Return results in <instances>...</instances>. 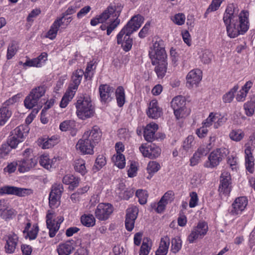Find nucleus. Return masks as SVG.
I'll use <instances>...</instances> for the list:
<instances>
[{
  "label": "nucleus",
  "instance_id": "34",
  "mask_svg": "<svg viewBox=\"0 0 255 255\" xmlns=\"http://www.w3.org/2000/svg\"><path fill=\"white\" fill-rule=\"evenodd\" d=\"M24 104L26 108L31 109L38 106V105H42V103H41L40 101H38L29 93L26 97L24 101Z\"/></svg>",
  "mask_w": 255,
  "mask_h": 255
},
{
  "label": "nucleus",
  "instance_id": "38",
  "mask_svg": "<svg viewBox=\"0 0 255 255\" xmlns=\"http://www.w3.org/2000/svg\"><path fill=\"white\" fill-rule=\"evenodd\" d=\"M30 226V223H28L23 231V233H27L26 238L28 237L30 240H34L37 237L38 232V227L37 225H33L31 230L28 231Z\"/></svg>",
  "mask_w": 255,
  "mask_h": 255
},
{
  "label": "nucleus",
  "instance_id": "63",
  "mask_svg": "<svg viewBox=\"0 0 255 255\" xmlns=\"http://www.w3.org/2000/svg\"><path fill=\"white\" fill-rule=\"evenodd\" d=\"M216 119V115H215V114L213 113H210L209 117L203 123V126H204L206 128L209 127L213 124V123L215 122Z\"/></svg>",
  "mask_w": 255,
  "mask_h": 255
},
{
  "label": "nucleus",
  "instance_id": "20",
  "mask_svg": "<svg viewBox=\"0 0 255 255\" xmlns=\"http://www.w3.org/2000/svg\"><path fill=\"white\" fill-rule=\"evenodd\" d=\"M139 149L143 156L151 159L158 157L161 153L160 148L155 144H150L148 146L142 144Z\"/></svg>",
  "mask_w": 255,
  "mask_h": 255
},
{
  "label": "nucleus",
  "instance_id": "24",
  "mask_svg": "<svg viewBox=\"0 0 255 255\" xmlns=\"http://www.w3.org/2000/svg\"><path fill=\"white\" fill-rule=\"evenodd\" d=\"M101 101L106 103L110 102L114 93V89L107 84L101 85L99 87Z\"/></svg>",
  "mask_w": 255,
  "mask_h": 255
},
{
  "label": "nucleus",
  "instance_id": "4",
  "mask_svg": "<svg viewBox=\"0 0 255 255\" xmlns=\"http://www.w3.org/2000/svg\"><path fill=\"white\" fill-rule=\"evenodd\" d=\"M75 106L76 115L81 120L90 118L94 115L95 108L92 104L91 98L88 96L79 97Z\"/></svg>",
  "mask_w": 255,
  "mask_h": 255
},
{
  "label": "nucleus",
  "instance_id": "17",
  "mask_svg": "<svg viewBox=\"0 0 255 255\" xmlns=\"http://www.w3.org/2000/svg\"><path fill=\"white\" fill-rule=\"evenodd\" d=\"M202 71L199 69L191 70L186 77V86L188 88H192L194 86H197L202 79Z\"/></svg>",
  "mask_w": 255,
  "mask_h": 255
},
{
  "label": "nucleus",
  "instance_id": "1",
  "mask_svg": "<svg viewBox=\"0 0 255 255\" xmlns=\"http://www.w3.org/2000/svg\"><path fill=\"white\" fill-rule=\"evenodd\" d=\"M233 7L232 5L228 6L223 16L227 34L231 38H235L239 34L244 33L249 27V12L243 11L238 17L234 14Z\"/></svg>",
  "mask_w": 255,
  "mask_h": 255
},
{
  "label": "nucleus",
  "instance_id": "12",
  "mask_svg": "<svg viewBox=\"0 0 255 255\" xmlns=\"http://www.w3.org/2000/svg\"><path fill=\"white\" fill-rule=\"evenodd\" d=\"M208 226L205 222H199L197 225L194 227L187 240L190 243H193L198 239L203 238L207 234Z\"/></svg>",
  "mask_w": 255,
  "mask_h": 255
},
{
  "label": "nucleus",
  "instance_id": "40",
  "mask_svg": "<svg viewBox=\"0 0 255 255\" xmlns=\"http://www.w3.org/2000/svg\"><path fill=\"white\" fill-rule=\"evenodd\" d=\"M115 94L118 105L119 107H122L125 103V93L123 87L122 86L118 87Z\"/></svg>",
  "mask_w": 255,
  "mask_h": 255
},
{
  "label": "nucleus",
  "instance_id": "36",
  "mask_svg": "<svg viewBox=\"0 0 255 255\" xmlns=\"http://www.w3.org/2000/svg\"><path fill=\"white\" fill-rule=\"evenodd\" d=\"M39 143L43 149H48L55 145L57 143V140L55 137L43 138L40 139Z\"/></svg>",
  "mask_w": 255,
  "mask_h": 255
},
{
  "label": "nucleus",
  "instance_id": "8",
  "mask_svg": "<svg viewBox=\"0 0 255 255\" xmlns=\"http://www.w3.org/2000/svg\"><path fill=\"white\" fill-rule=\"evenodd\" d=\"M185 99L181 96H176L171 101V106L177 119L184 118L189 115V112L185 107Z\"/></svg>",
  "mask_w": 255,
  "mask_h": 255
},
{
  "label": "nucleus",
  "instance_id": "45",
  "mask_svg": "<svg viewBox=\"0 0 255 255\" xmlns=\"http://www.w3.org/2000/svg\"><path fill=\"white\" fill-rule=\"evenodd\" d=\"M244 136L245 133L242 129H233L229 134L230 138L237 142L241 141Z\"/></svg>",
  "mask_w": 255,
  "mask_h": 255
},
{
  "label": "nucleus",
  "instance_id": "7",
  "mask_svg": "<svg viewBox=\"0 0 255 255\" xmlns=\"http://www.w3.org/2000/svg\"><path fill=\"white\" fill-rule=\"evenodd\" d=\"M29 130L27 125H20L11 131L8 139V143L10 147L15 148L19 143L22 142Z\"/></svg>",
  "mask_w": 255,
  "mask_h": 255
},
{
  "label": "nucleus",
  "instance_id": "58",
  "mask_svg": "<svg viewBox=\"0 0 255 255\" xmlns=\"http://www.w3.org/2000/svg\"><path fill=\"white\" fill-rule=\"evenodd\" d=\"M87 191V187H85L83 189H79L77 192L72 194L70 196V199L72 202L74 203L78 202L80 199V195L84 193Z\"/></svg>",
  "mask_w": 255,
  "mask_h": 255
},
{
  "label": "nucleus",
  "instance_id": "60",
  "mask_svg": "<svg viewBox=\"0 0 255 255\" xmlns=\"http://www.w3.org/2000/svg\"><path fill=\"white\" fill-rule=\"evenodd\" d=\"M10 148H12L10 147L8 142L7 144H2L0 148V157L4 158L5 156H7L10 151Z\"/></svg>",
  "mask_w": 255,
  "mask_h": 255
},
{
  "label": "nucleus",
  "instance_id": "46",
  "mask_svg": "<svg viewBox=\"0 0 255 255\" xmlns=\"http://www.w3.org/2000/svg\"><path fill=\"white\" fill-rule=\"evenodd\" d=\"M113 160L115 162V165L120 169H123L125 167L126 160L125 156L123 154L114 155Z\"/></svg>",
  "mask_w": 255,
  "mask_h": 255
},
{
  "label": "nucleus",
  "instance_id": "25",
  "mask_svg": "<svg viewBox=\"0 0 255 255\" xmlns=\"http://www.w3.org/2000/svg\"><path fill=\"white\" fill-rule=\"evenodd\" d=\"M245 163L247 170L251 173L254 171V158L253 156L252 147L248 144H245Z\"/></svg>",
  "mask_w": 255,
  "mask_h": 255
},
{
  "label": "nucleus",
  "instance_id": "2",
  "mask_svg": "<svg viewBox=\"0 0 255 255\" xmlns=\"http://www.w3.org/2000/svg\"><path fill=\"white\" fill-rule=\"evenodd\" d=\"M149 56L151 64L155 65L154 71L158 78H162L167 72L168 62L164 41L162 39L157 38L153 41L150 47Z\"/></svg>",
  "mask_w": 255,
  "mask_h": 255
},
{
  "label": "nucleus",
  "instance_id": "11",
  "mask_svg": "<svg viewBox=\"0 0 255 255\" xmlns=\"http://www.w3.org/2000/svg\"><path fill=\"white\" fill-rule=\"evenodd\" d=\"M63 191L62 184L55 183L52 185L49 196V205L51 208H55L59 206L60 198Z\"/></svg>",
  "mask_w": 255,
  "mask_h": 255
},
{
  "label": "nucleus",
  "instance_id": "41",
  "mask_svg": "<svg viewBox=\"0 0 255 255\" xmlns=\"http://www.w3.org/2000/svg\"><path fill=\"white\" fill-rule=\"evenodd\" d=\"M56 160L55 158L51 160L48 155H43L40 157L39 163L45 169H50L54 165V162Z\"/></svg>",
  "mask_w": 255,
  "mask_h": 255
},
{
  "label": "nucleus",
  "instance_id": "53",
  "mask_svg": "<svg viewBox=\"0 0 255 255\" xmlns=\"http://www.w3.org/2000/svg\"><path fill=\"white\" fill-rule=\"evenodd\" d=\"M160 168V164L154 161H150L147 166V171L149 174L157 172Z\"/></svg>",
  "mask_w": 255,
  "mask_h": 255
},
{
  "label": "nucleus",
  "instance_id": "31",
  "mask_svg": "<svg viewBox=\"0 0 255 255\" xmlns=\"http://www.w3.org/2000/svg\"><path fill=\"white\" fill-rule=\"evenodd\" d=\"M253 85L251 81H248L242 87L236 96V100L238 102H243L245 100L247 95Z\"/></svg>",
  "mask_w": 255,
  "mask_h": 255
},
{
  "label": "nucleus",
  "instance_id": "5",
  "mask_svg": "<svg viewBox=\"0 0 255 255\" xmlns=\"http://www.w3.org/2000/svg\"><path fill=\"white\" fill-rule=\"evenodd\" d=\"M96 129L93 128L85 132L83 139H80L76 147L83 154H92L94 153V147L95 144Z\"/></svg>",
  "mask_w": 255,
  "mask_h": 255
},
{
  "label": "nucleus",
  "instance_id": "21",
  "mask_svg": "<svg viewBox=\"0 0 255 255\" xmlns=\"http://www.w3.org/2000/svg\"><path fill=\"white\" fill-rule=\"evenodd\" d=\"M3 240L5 242L4 245L5 251L6 253H13L16 248L18 242V237L14 233L9 234L4 236Z\"/></svg>",
  "mask_w": 255,
  "mask_h": 255
},
{
  "label": "nucleus",
  "instance_id": "28",
  "mask_svg": "<svg viewBox=\"0 0 255 255\" xmlns=\"http://www.w3.org/2000/svg\"><path fill=\"white\" fill-rule=\"evenodd\" d=\"M84 74V71L81 69H78L75 71L73 74L72 82L70 84L68 89L76 92L81 83Z\"/></svg>",
  "mask_w": 255,
  "mask_h": 255
},
{
  "label": "nucleus",
  "instance_id": "19",
  "mask_svg": "<svg viewBox=\"0 0 255 255\" xmlns=\"http://www.w3.org/2000/svg\"><path fill=\"white\" fill-rule=\"evenodd\" d=\"M210 148V143L208 145H202L199 146L193 154V156L190 158V165L191 166H194L198 164L201 158L206 156L209 153Z\"/></svg>",
  "mask_w": 255,
  "mask_h": 255
},
{
  "label": "nucleus",
  "instance_id": "18",
  "mask_svg": "<svg viewBox=\"0 0 255 255\" xmlns=\"http://www.w3.org/2000/svg\"><path fill=\"white\" fill-rule=\"evenodd\" d=\"M113 212V207L109 203H100L97 207V218L100 221L107 220Z\"/></svg>",
  "mask_w": 255,
  "mask_h": 255
},
{
  "label": "nucleus",
  "instance_id": "6",
  "mask_svg": "<svg viewBox=\"0 0 255 255\" xmlns=\"http://www.w3.org/2000/svg\"><path fill=\"white\" fill-rule=\"evenodd\" d=\"M123 6L120 3H114L111 4L106 11L110 14L109 22H108L109 28L107 29V35H109L111 32L119 25L120 19L118 17L120 15Z\"/></svg>",
  "mask_w": 255,
  "mask_h": 255
},
{
  "label": "nucleus",
  "instance_id": "59",
  "mask_svg": "<svg viewBox=\"0 0 255 255\" xmlns=\"http://www.w3.org/2000/svg\"><path fill=\"white\" fill-rule=\"evenodd\" d=\"M167 204L166 203L161 199L157 204L154 203L151 205V206L153 208L155 209L157 213H161L164 211Z\"/></svg>",
  "mask_w": 255,
  "mask_h": 255
},
{
  "label": "nucleus",
  "instance_id": "33",
  "mask_svg": "<svg viewBox=\"0 0 255 255\" xmlns=\"http://www.w3.org/2000/svg\"><path fill=\"white\" fill-rule=\"evenodd\" d=\"M62 181L63 183L70 185L69 188L72 190L77 187L79 183V179L70 174L66 175L64 176Z\"/></svg>",
  "mask_w": 255,
  "mask_h": 255
},
{
  "label": "nucleus",
  "instance_id": "26",
  "mask_svg": "<svg viewBox=\"0 0 255 255\" xmlns=\"http://www.w3.org/2000/svg\"><path fill=\"white\" fill-rule=\"evenodd\" d=\"M146 113L147 116L152 119H156L161 116L162 110L159 107L156 100H153L150 102Z\"/></svg>",
  "mask_w": 255,
  "mask_h": 255
},
{
  "label": "nucleus",
  "instance_id": "29",
  "mask_svg": "<svg viewBox=\"0 0 255 255\" xmlns=\"http://www.w3.org/2000/svg\"><path fill=\"white\" fill-rule=\"evenodd\" d=\"M74 249L73 241L60 244L57 249L59 255H70Z\"/></svg>",
  "mask_w": 255,
  "mask_h": 255
},
{
  "label": "nucleus",
  "instance_id": "48",
  "mask_svg": "<svg viewBox=\"0 0 255 255\" xmlns=\"http://www.w3.org/2000/svg\"><path fill=\"white\" fill-rule=\"evenodd\" d=\"M238 89V86L236 85L228 92L224 95L223 96V102L225 103H231L234 98V94L237 91Z\"/></svg>",
  "mask_w": 255,
  "mask_h": 255
},
{
  "label": "nucleus",
  "instance_id": "43",
  "mask_svg": "<svg viewBox=\"0 0 255 255\" xmlns=\"http://www.w3.org/2000/svg\"><path fill=\"white\" fill-rule=\"evenodd\" d=\"M81 222L83 225L87 227H93L95 224V219L93 215H84L81 217Z\"/></svg>",
  "mask_w": 255,
  "mask_h": 255
},
{
  "label": "nucleus",
  "instance_id": "52",
  "mask_svg": "<svg viewBox=\"0 0 255 255\" xmlns=\"http://www.w3.org/2000/svg\"><path fill=\"white\" fill-rule=\"evenodd\" d=\"M136 196L138 198V202L141 205H144L147 202L148 194L146 191L138 189L135 193Z\"/></svg>",
  "mask_w": 255,
  "mask_h": 255
},
{
  "label": "nucleus",
  "instance_id": "9",
  "mask_svg": "<svg viewBox=\"0 0 255 255\" xmlns=\"http://www.w3.org/2000/svg\"><path fill=\"white\" fill-rule=\"evenodd\" d=\"M228 153V150L225 148H217L213 150L209 154L208 160L205 163L204 166L207 168H214L217 166Z\"/></svg>",
  "mask_w": 255,
  "mask_h": 255
},
{
  "label": "nucleus",
  "instance_id": "44",
  "mask_svg": "<svg viewBox=\"0 0 255 255\" xmlns=\"http://www.w3.org/2000/svg\"><path fill=\"white\" fill-rule=\"evenodd\" d=\"M195 145L194 137L192 135L188 136L184 140L182 144V150L185 153L191 149Z\"/></svg>",
  "mask_w": 255,
  "mask_h": 255
},
{
  "label": "nucleus",
  "instance_id": "61",
  "mask_svg": "<svg viewBox=\"0 0 255 255\" xmlns=\"http://www.w3.org/2000/svg\"><path fill=\"white\" fill-rule=\"evenodd\" d=\"M172 20L175 24L178 25H181L185 22V16L183 13H179L174 15Z\"/></svg>",
  "mask_w": 255,
  "mask_h": 255
},
{
  "label": "nucleus",
  "instance_id": "62",
  "mask_svg": "<svg viewBox=\"0 0 255 255\" xmlns=\"http://www.w3.org/2000/svg\"><path fill=\"white\" fill-rule=\"evenodd\" d=\"M19 64L22 65L24 67H41L38 63V59H36V58L27 60L25 63H22L20 61L19 62Z\"/></svg>",
  "mask_w": 255,
  "mask_h": 255
},
{
  "label": "nucleus",
  "instance_id": "55",
  "mask_svg": "<svg viewBox=\"0 0 255 255\" xmlns=\"http://www.w3.org/2000/svg\"><path fill=\"white\" fill-rule=\"evenodd\" d=\"M223 1L224 0H213L205 13V16H206L207 14L209 12L216 10L220 7Z\"/></svg>",
  "mask_w": 255,
  "mask_h": 255
},
{
  "label": "nucleus",
  "instance_id": "22",
  "mask_svg": "<svg viewBox=\"0 0 255 255\" xmlns=\"http://www.w3.org/2000/svg\"><path fill=\"white\" fill-rule=\"evenodd\" d=\"M37 163V159L33 156H29L20 161H18V171L25 172L35 167Z\"/></svg>",
  "mask_w": 255,
  "mask_h": 255
},
{
  "label": "nucleus",
  "instance_id": "39",
  "mask_svg": "<svg viewBox=\"0 0 255 255\" xmlns=\"http://www.w3.org/2000/svg\"><path fill=\"white\" fill-rule=\"evenodd\" d=\"M11 112L7 107H2L0 109V126L5 124L10 117Z\"/></svg>",
  "mask_w": 255,
  "mask_h": 255
},
{
  "label": "nucleus",
  "instance_id": "57",
  "mask_svg": "<svg viewBox=\"0 0 255 255\" xmlns=\"http://www.w3.org/2000/svg\"><path fill=\"white\" fill-rule=\"evenodd\" d=\"M213 54L212 52L208 50H205L202 52L201 55V59L205 64H209L212 60Z\"/></svg>",
  "mask_w": 255,
  "mask_h": 255
},
{
  "label": "nucleus",
  "instance_id": "23",
  "mask_svg": "<svg viewBox=\"0 0 255 255\" xmlns=\"http://www.w3.org/2000/svg\"><path fill=\"white\" fill-rule=\"evenodd\" d=\"M110 18V14L105 10L101 15L97 17V27H98V33L101 35H107V29L109 28L108 22L106 21Z\"/></svg>",
  "mask_w": 255,
  "mask_h": 255
},
{
  "label": "nucleus",
  "instance_id": "3",
  "mask_svg": "<svg viewBox=\"0 0 255 255\" xmlns=\"http://www.w3.org/2000/svg\"><path fill=\"white\" fill-rule=\"evenodd\" d=\"M143 21L144 18L141 15L134 16L118 34L117 43L122 44L125 51H129L132 47V40L130 38V35L141 26Z\"/></svg>",
  "mask_w": 255,
  "mask_h": 255
},
{
  "label": "nucleus",
  "instance_id": "56",
  "mask_svg": "<svg viewBox=\"0 0 255 255\" xmlns=\"http://www.w3.org/2000/svg\"><path fill=\"white\" fill-rule=\"evenodd\" d=\"M148 240L144 239L140 247L139 255H148L151 249L150 246L148 244Z\"/></svg>",
  "mask_w": 255,
  "mask_h": 255
},
{
  "label": "nucleus",
  "instance_id": "16",
  "mask_svg": "<svg viewBox=\"0 0 255 255\" xmlns=\"http://www.w3.org/2000/svg\"><path fill=\"white\" fill-rule=\"evenodd\" d=\"M248 203V200L245 197L237 198L232 205L230 214L233 216L242 214L246 208Z\"/></svg>",
  "mask_w": 255,
  "mask_h": 255
},
{
  "label": "nucleus",
  "instance_id": "10",
  "mask_svg": "<svg viewBox=\"0 0 255 255\" xmlns=\"http://www.w3.org/2000/svg\"><path fill=\"white\" fill-rule=\"evenodd\" d=\"M54 213L48 211L46 215V225L49 230V236L50 238H53L59 229L60 224L63 222L64 218L62 216L57 217V220L54 219Z\"/></svg>",
  "mask_w": 255,
  "mask_h": 255
},
{
  "label": "nucleus",
  "instance_id": "54",
  "mask_svg": "<svg viewBox=\"0 0 255 255\" xmlns=\"http://www.w3.org/2000/svg\"><path fill=\"white\" fill-rule=\"evenodd\" d=\"M255 103L253 101L248 102L244 104V109L248 116H252L255 111Z\"/></svg>",
  "mask_w": 255,
  "mask_h": 255
},
{
  "label": "nucleus",
  "instance_id": "50",
  "mask_svg": "<svg viewBox=\"0 0 255 255\" xmlns=\"http://www.w3.org/2000/svg\"><path fill=\"white\" fill-rule=\"evenodd\" d=\"M182 247V241L180 238L176 237L171 240V251L172 253L176 254L181 249Z\"/></svg>",
  "mask_w": 255,
  "mask_h": 255
},
{
  "label": "nucleus",
  "instance_id": "14",
  "mask_svg": "<svg viewBox=\"0 0 255 255\" xmlns=\"http://www.w3.org/2000/svg\"><path fill=\"white\" fill-rule=\"evenodd\" d=\"M231 176L230 173L226 171H224L221 175L220 184L219 187L220 195L228 196L231 190Z\"/></svg>",
  "mask_w": 255,
  "mask_h": 255
},
{
  "label": "nucleus",
  "instance_id": "64",
  "mask_svg": "<svg viewBox=\"0 0 255 255\" xmlns=\"http://www.w3.org/2000/svg\"><path fill=\"white\" fill-rule=\"evenodd\" d=\"M137 170L136 163L131 162L130 164V167L128 170V177H133L136 176V172Z\"/></svg>",
  "mask_w": 255,
  "mask_h": 255
},
{
  "label": "nucleus",
  "instance_id": "42",
  "mask_svg": "<svg viewBox=\"0 0 255 255\" xmlns=\"http://www.w3.org/2000/svg\"><path fill=\"white\" fill-rule=\"evenodd\" d=\"M76 128V123L73 120H66L62 122L59 126L60 129L62 131H66Z\"/></svg>",
  "mask_w": 255,
  "mask_h": 255
},
{
  "label": "nucleus",
  "instance_id": "13",
  "mask_svg": "<svg viewBox=\"0 0 255 255\" xmlns=\"http://www.w3.org/2000/svg\"><path fill=\"white\" fill-rule=\"evenodd\" d=\"M33 193L30 188H20L12 186H3L0 188V195H11L18 197H24Z\"/></svg>",
  "mask_w": 255,
  "mask_h": 255
},
{
  "label": "nucleus",
  "instance_id": "51",
  "mask_svg": "<svg viewBox=\"0 0 255 255\" xmlns=\"http://www.w3.org/2000/svg\"><path fill=\"white\" fill-rule=\"evenodd\" d=\"M95 63L93 61L89 63L87 66L85 72L84 73L85 78L86 80H91L94 74V70L96 66L94 65Z\"/></svg>",
  "mask_w": 255,
  "mask_h": 255
},
{
  "label": "nucleus",
  "instance_id": "27",
  "mask_svg": "<svg viewBox=\"0 0 255 255\" xmlns=\"http://www.w3.org/2000/svg\"><path fill=\"white\" fill-rule=\"evenodd\" d=\"M158 125L154 123H151L148 124L144 130V137L148 142H152L156 139L155 133L158 129Z\"/></svg>",
  "mask_w": 255,
  "mask_h": 255
},
{
  "label": "nucleus",
  "instance_id": "49",
  "mask_svg": "<svg viewBox=\"0 0 255 255\" xmlns=\"http://www.w3.org/2000/svg\"><path fill=\"white\" fill-rule=\"evenodd\" d=\"M17 51V44L15 41H12L8 45L7 50L6 58L8 60L11 59L16 53Z\"/></svg>",
  "mask_w": 255,
  "mask_h": 255
},
{
  "label": "nucleus",
  "instance_id": "35",
  "mask_svg": "<svg viewBox=\"0 0 255 255\" xmlns=\"http://www.w3.org/2000/svg\"><path fill=\"white\" fill-rule=\"evenodd\" d=\"M75 93L76 92L67 89L61 99L60 103V107L61 108H65L66 107L69 102L73 98Z\"/></svg>",
  "mask_w": 255,
  "mask_h": 255
},
{
  "label": "nucleus",
  "instance_id": "32",
  "mask_svg": "<svg viewBox=\"0 0 255 255\" xmlns=\"http://www.w3.org/2000/svg\"><path fill=\"white\" fill-rule=\"evenodd\" d=\"M8 203L7 201L4 199L0 200V217L2 219H7L12 212L8 209Z\"/></svg>",
  "mask_w": 255,
  "mask_h": 255
},
{
  "label": "nucleus",
  "instance_id": "15",
  "mask_svg": "<svg viewBox=\"0 0 255 255\" xmlns=\"http://www.w3.org/2000/svg\"><path fill=\"white\" fill-rule=\"evenodd\" d=\"M138 213V209L136 206H131L127 210L125 226L128 231H131L133 230Z\"/></svg>",
  "mask_w": 255,
  "mask_h": 255
},
{
  "label": "nucleus",
  "instance_id": "47",
  "mask_svg": "<svg viewBox=\"0 0 255 255\" xmlns=\"http://www.w3.org/2000/svg\"><path fill=\"white\" fill-rule=\"evenodd\" d=\"M85 162L82 159H76L74 161V169L75 170L82 175H84L86 173V169L85 167Z\"/></svg>",
  "mask_w": 255,
  "mask_h": 255
},
{
  "label": "nucleus",
  "instance_id": "30",
  "mask_svg": "<svg viewBox=\"0 0 255 255\" xmlns=\"http://www.w3.org/2000/svg\"><path fill=\"white\" fill-rule=\"evenodd\" d=\"M62 19L63 17H61L54 21L46 34V37L50 39L56 37L59 28L63 23Z\"/></svg>",
  "mask_w": 255,
  "mask_h": 255
},
{
  "label": "nucleus",
  "instance_id": "37",
  "mask_svg": "<svg viewBox=\"0 0 255 255\" xmlns=\"http://www.w3.org/2000/svg\"><path fill=\"white\" fill-rule=\"evenodd\" d=\"M46 90V86L40 85L32 89L30 94L38 101H40V98L45 95Z\"/></svg>",
  "mask_w": 255,
  "mask_h": 255
}]
</instances>
